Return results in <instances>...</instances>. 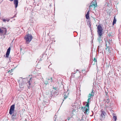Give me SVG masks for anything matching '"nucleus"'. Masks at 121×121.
<instances>
[{"label": "nucleus", "mask_w": 121, "mask_h": 121, "mask_svg": "<svg viewBox=\"0 0 121 121\" xmlns=\"http://www.w3.org/2000/svg\"><path fill=\"white\" fill-rule=\"evenodd\" d=\"M91 99L88 98L87 100V104L83 108V111L84 113L88 114L89 112V103L90 102V100Z\"/></svg>", "instance_id": "nucleus-1"}, {"label": "nucleus", "mask_w": 121, "mask_h": 121, "mask_svg": "<svg viewBox=\"0 0 121 121\" xmlns=\"http://www.w3.org/2000/svg\"><path fill=\"white\" fill-rule=\"evenodd\" d=\"M27 43H29L32 39V36L30 34L26 35L24 37Z\"/></svg>", "instance_id": "nucleus-2"}, {"label": "nucleus", "mask_w": 121, "mask_h": 121, "mask_svg": "<svg viewBox=\"0 0 121 121\" xmlns=\"http://www.w3.org/2000/svg\"><path fill=\"white\" fill-rule=\"evenodd\" d=\"M7 32V30L5 28L1 27L0 28V34H5Z\"/></svg>", "instance_id": "nucleus-3"}, {"label": "nucleus", "mask_w": 121, "mask_h": 121, "mask_svg": "<svg viewBox=\"0 0 121 121\" xmlns=\"http://www.w3.org/2000/svg\"><path fill=\"white\" fill-rule=\"evenodd\" d=\"M15 108V106L14 104L12 105L10 107L9 110V113L12 115L14 112Z\"/></svg>", "instance_id": "nucleus-4"}, {"label": "nucleus", "mask_w": 121, "mask_h": 121, "mask_svg": "<svg viewBox=\"0 0 121 121\" xmlns=\"http://www.w3.org/2000/svg\"><path fill=\"white\" fill-rule=\"evenodd\" d=\"M91 4L92 5L89 6L90 8H91L92 7L94 6V9H95L97 5V3L96 1L95 0H94L92 2Z\"/></svg>", "instance_id": "nucleus-5"}, {"label": "nucleus", "mask_w": 121, "mask_h": 121, "mask_svg": "<svg viewBox=\"0 0 121 121\" xmlns=\"http://www.w3.org/2000/svg\"><path fill=\"white\" fill-rule=\"evenodd\" d=\"M110 48L109 47L106 48L105 50V53L107 54H109L110 53Z\"/></svg>", "instance_id": "nucleus-6"}, {"label": "nucleus", "mask_w": 121, "mask_h": 121, "mask_svg": "<svg viewBox=\"0 0 121 121\" xmlns=\"http://www.w3.org/2000/svg\"><path fill=\"white\" fill-rule=\"evenodd\" d=\"M10 48L9 47L8 48L7 50V51L6 54V57L7 58H8L9 57V55L10 53Z\"/></svg>", "instance_id": "nucleus-7"}, {"label": "nucleus", "mask_w": 121, "mask_h": 121, "mask_svg": "<svg viewBox=\"0 0 121 121\" xmlns=\"http://www.w3.org/2000/svg\"><path fill=\"white\" fill-rule=\"evenodd\" d=\"M97 32L98 34V35L99 36V38H101V36L103 34V30L97 31Z\"/></svg>", "instance_id": "nucleus-8"}, {"label": "nucleus", "mask_w": 121, "mask_h": 121, "mask_svg": "<svg viewBox=\"0 0 121 121\" xmlns=\"http://www.w3.org/2000/svg\"><path fill=\"white\" fill-rule=\"evenodd\" d=\"M104 112H102L101 113V119H103L105 118V115L104 114Z\"/></svg>", "instance_id": "nucleus-9"}, {"label": "nucleus", "mask_w": 121, "mask_h": 121, "mask_svg": "<svg viewBox=\"0 0 121 121\" xmlns=\"http://www.w3.org/2000/svg\"><path fill=\"white\" fill-rule=\"evenodd\" d=\"M14 3L15 5V7L16 8L18 5V1L17 0H14Z\"/></svg>", "instance_id": "nucleus-10"}, {"label": "nucleus", "mask_w": 121, "mask_h": 121, "mask_svg": "<svg viewBox=\"0 0 121 121\" xmlns=\"http://www.w3.org/2000/svg\"><path fill=\"white\" fill-rule=\"evenodd\" d=\"M3 21L4 22H9L10 19L9 18H3L2 19Z\"/></svg>", "instance_id": "nucleus-11"}, {"label": "nucleus", "mask_w": 121, "mask_h": 121, "mask_svg": "<svg viewBox=\"0 0 121 121\" xmlns=\"http://www.w3.org/2000/svg\"><path fill=\"white\" fill-rule=\"evenodd\" d=\"M98 31L103 30V29L102 27L100 25H98L97 26Z\"/></svg>", "instance_id": "nucleus-12"}, {"label": "nucleus", "mask_w": 121, "mask_h": 121, "mask_svg": "<svg viewBox=\"0 0 121 121\" xmlns=\"http://www.w3.org/2000/svg\"><path fill=\"white\" fill-rule=\"evenodd\" d=\"M94 95L93 94V92L92 91V92L91 93L89 94V95L88 96V98H89L91 99L92 97V96H93Z\"/></svg>", "instance_id": "nucleus-13"}, {"label": "nucleus", "mask_w": 121, "mask_h": 121, "mask_svg": "<svg viewBox=\"0 0 121 121\" xmlns=\"http://www.w3.org/2000/svg\"><path fill=\"white\" fill-rule=\"evenodd\" d=\"M90 12V11L89 10L87 13L86 15V17L87 19H88L89 18V13Z\"/></svg>", "instance_id": "nucleus-14"}, {"label": "nucleus", "mask_w": 121, "mask_h": 121, "mask_svg": "<svg viewBox=\"0 0 121 121\" xmlns=\"http://www.w3.org/2000/svg\"><path fill=\"white\" fill-rule=\"evenodd\" d=\"M115 17L116 16H115L114 17V20L113 23V25H114V24L116 23L117 21V20L115 18Z\"/></svg>", "instance_id": "nucleus-15"}, {"label": "nucleus", "mask_w": 121, "mask_h": 121, "mask_svg": "<svg viewBox=\"0 0 121 121\" xmlns=\"http://www.w3.org/2000/svg\"><path fill=\"white\" fill-rule=\"evenodd\" d=\"M98 39L99 40V42L100 43H101L102 42V40L101 39V38H100L99 37V38Z\"/></svg>", "instance_id": "nucleus-16"}, {"label": "nucleus", "mask_w": 121, "mask_h": 121, "mask_svg": "<svg viewBox=\"0 0 121 121\" xmlns=\"http://www.w3.org/2000/svg\"><path fill=\"white\" fill-rule=\"evenodd\" d=\"M15 115H14V114H13L12 116V118L13 119H14L15 117Z\"/></svg>", "instance_id": "nucleus-17"}, {"label": "nucleus", "mask_w": 121, "mask_h": 121, "mask_svg": "<svg viewBox=\"0 0 121 121\" xmlns=\"http://www.w3.org/2000/svg\"><path fill=\"white\" fill-rule=\"evenodd\" d=\"M113 118L115 120V121H116L117 120V117L116 116H114L113 117Z\"/></svg>", "instance_id": "nucleus-18"}, {"label": "nucleus", "mask_w": 121, "mask_h": 121, "mask_svg": "<svg viewBox=\"0 0 121 121\" xmlns=\"http://www.w3.org/2000/svg\"><path fill=\"white\" fill-rule=\"evenodd\" d=\"M82 119L83 120H84V117H82Z\"/></svg>", "instance_id": "nucleus-19"}, {"label": "nucleus", "mask_w": 121, "mask_h": 121, "mask_svg": "<svg viewBox=\"0 0 121 121\" xmlns=\"http://www.w3.org/2000/svg\"><path fill=\"white\" fill-rule=\"evenodd\" d=\"M94 61L95 62V61H96V60L95 59V58H94Z\"/></svg>", "instance_id": "nucleus-20"}, {"label": "nucleus", "mask_w": 121, "mask_h": 121, "mask_svg": "<svg viewBox=\"0 0 121 121\" xmlns=\"http://www.w3.org/2000/svg\"><path fill=\"white\" fill-rule=\"evenodd\" d=\"M94 7H92L91 8V9H92V8H93L94 9Z\"/></svg>", "instance_id": "nucleus-21"}, {"label": "nucleus", "mask_w": 121, "mask_h": 121, "mask_svg": "<svg viewBox=\"0 0 121 121\" xmlns=\"http://www.w3.org/2000/svg\"><path fill=\"white\" fill-rule=\"evenodd\" d=\"M51 82L52 81V78H51Z\"/></svg>", "instance_id": "nucleus-22"}, {"label": "nucleus", "mask_w": 121, "mask_h": 121, "mask_svg": "<svg viewBox=\"0 0 121 121\" xmlns=\"http://www.w3.org/2000/svg\"><path fill=\"white\" fill-rule=\"evenodd\" d=\"M9 0L11 1H12L13 0Z\"/></svg>", "instance_id": "nucleus-23"}, {"label": "nucleus", "mask_w": 121, "mask_h": 121, "mask_svg": "<svg viewBox=\"0 0 121 121\" xmlns=\"http://www.w3.org/2000/svg\"><path fill=\"white\" fill-rule=\"evenodd\" d=\"M10 72V70H9V71L8 72V73H9V72Z\"/></svg>", "instance_id": "nucleus-24"}, {"label": "nucleus", "mask_w": 121, "mask_h": 121, "mask_svg": "<svg viewBox=\"0 0 121 121\" xmlns=\"http://www.w3.org/2000/svg\"><path fill=\"white\" fill-rule=\"evenodd\" d=\"M48 80H50V79H48Z\"/></svg>", "instance_id": "nucleus-25"}]
</instances>
